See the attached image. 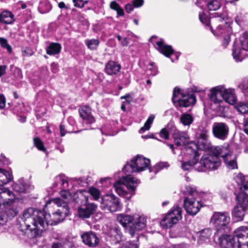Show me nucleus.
Segmentation results:
<instances>
[{
    "label": "nucleus",
    "mask_w": 248,
    "mask_h": 248,
    "mask_svg": "<svg viewBox=\"0 0 248 248\" xmlns=\"http://www.w3.org/2000/svg\"><path fill=\"white\" fill-rule=\"evenodd\" d=\"M123 248H138V246L133 242H128L123 246Z\"/></svg>",
    "instance_id": "5fc2aeb1"
},
{
    "label": "nucleus",
    "mask_w": 248,
    "mask_h": 248,
    "mask_svg": "<svg viewBox=\"0 0 248 248\" xmlns=\"http://www.w3.org/2000/svg\"><path fill=\"white\" fill-rule=\"evenodd\" d=\"M196 235L198 237V243L199 244H202L204 242L209 241L212 235V231L210 229H205L197 232Z\"/></svg>",
    "instance_id": "4be33fe9"
},
{
    "label": "nucleus",
    "mask_w": 248,
    "mask_h": 248,
    "mask_svg": "<svg viewBox=\"0 0 248 248\" xmlns=\"http://www.w3.org/2000/svg\"><path fill=\"white\" fill-rule=\"evenodd\" d=\"M12 175L5 170L0 169V186H3L10 182Z\"/></svg>",
    "instance_id": "7c9ffc66"
},
{
    "label": "nucleus",
    "mask_w": 248,
    "mask_h": 248,
    "mask_svg": "<svg viewBox=\"0 0 248 248\" xmlns=\"http://www.w3.org/2000/svg\"><path fill=\"white\" fill-rule=\"evenodd\" d=\"M100 206L103 210L107 209L111 212H116L121 208L118 198L113 194L102 197Z\"/></svg>",
    "instance_id": "1a4fd4ad"
},
{
    "label": "nucleus",
    "mask_w": 248,
    "mask_h": 248,
    "mask_svg": "<svg viewBox=\"0 0 248 248\" xmlns=\"http://www.w3.org/2000/svg\"><path fill=\"white\" fill-rule=\"evenodd\" d=\"M10 207H6L7 208L4 213L7 216L8 218L11 219L17 215L18 211L16 208Z\"/></svg>",
    "instance_id": "79ce46f5"
},
{
    "label": "nucleus",
    "mask_w": 248,
    "mask_h": 248,
    "mask_svg": "<svg viewBox=\"0 0 248 248\" xmlns=\"http://www.w3.org/2000/svg\"><path fill=\"white\" fill-rule=\"evenodd\" d=\"M242 49L236 48L234 46L232 50V56L237 62L242 61L246 56H248V37L241 40Z\"/></svg>",
    "instance_id": "dca6fc26"
},
{
    "label": "nucleus",
    "mask_w": 248,
    "mask_h": 248,
    "mask_svg": "<svg viewBox=\"0 0 248 248\" xmlns=\"http://www.w3.org/2000/svg\"><path fill=\"white\" fill-rule=\"evenodd\" d=\"M34 144L35 146L40 151H45V148L44 146L43 143L40 139L38 138L34 139Z\"/></svg>",
    "instance_id": "09e8293b"
},
{
    "label": "nucleus",
    "mask_w": 248,
    "mask_h": 248,
    "mask_svg": "<svg viewBox=\"0 0 248 248\" xmlns=\"http://www.w3.org/2000/svg\"><path fill=\"white\" fill-rule=\"evenodd\" d=\"M244 93L246 95L248 96V82L245 83L243 85Z\"/></svg>",
    "instance_id": "69168bd1"
},
{
    "label": "nucleus",
    "mask_w": 248,
    "mask_h": 248,
    "mask_svg": "<svg viewBox=\"0 0 248 248\" xmlns=\"http://www.w3.org/2000/svg\"><path fill=\"white\" fill-rule=\"evenodd\" d=\"M74 201L78 205V213L79 217L83 218H87L93 214L96 210V205L94 203L88 202V197L80 192L75 197Z\"/></svg>",
    "instance_id": "423d86ee"
},
{
    "label": "nucleus",
    "mask_w": 248,
    "mask_h": 248,
    "mask_svg": "<svg viewBox=\"0 0 248 248\" xmlns=\"http://www.w3.org/2000/svg\"><path fill=\"white\" fill-rule=\"evenodd\" d=\"M243 127L244 132L248 135V118L244 119Z\"/></svg>",
    "instance_id": "052dcab7"
},
{
    "label": "nucleus",
    "mask_w": 248,
    "mask_h": 248,
    "mask_svg": "<svg viewBox=\"0 0 248 248\" xmlns=\"http://www.w3.org/2000/svg\"><path fill=\"white\" fill-rule=\"evenodd\" d=\"M15 194L6 187L0 188V207L2 205L4 207L12 205L16 201Z\"/></svg>",
    "instance_id": "ddd939ff"
},
{
    "label": "nucleus",
    "mask_w": 248,
    "mask_h": 248,
    "mask_svg": "<svg viewBox=\"0 0 248 248\" xmlns=\"http://www.w3.org/2000/svg\"><path fill=\"white\" fill-rule=\"evenodd\" d=\"M61 197L54 198L50 200L47 202L46 206H48L50 204H54L56 206H66L69 208L68 203L71 201L72 197L68 190H62L60 192Z\"/></svg>",
    "instance_id": "2eb2a0df"
},
{
    "label": "nucleus",
    "mask_w": 248,
    "mask_h": 248,
    "mask_svg": "<svg viewBox=\"0 0 248 248\" xmlns=\"http://www.w3.org/2000/svg\"><path fill=\"white\" fill-rule=\"evenodd\" d=\"M13 187L14 190L18 193H22L28 192V186L21 180L18 181L17 183L14 184L13 185Z\"/></svg>",
    "instance_id": "72a5a7b5"
},
{
    "label": "nucleus",
    "mask_w": 248,
    "mask_h": 248,
    "mask_svg": "<svg viewBox=\"0 0 248 248\" xmlns=\"http://www.w3.org/2000/svg\"><path fill=\"white\" fill-rule=\"evenodd\" d=\"M121 66L117 62L110 61L106 64L105 71L109 75L116 74L120 70Z\"/></svg>",
    "instance_id": "393cba45"
},
{
    "label": "nucleus",
    "mask_w": 248,
    "mask_h": 248,
    "mask_svg": "<svg viewBox=\"0 0 248 248\" xmlns=\"http://www.w3.org/2000/svg\"><path fill=\"white\" fill-rule=\"evenodd\" d=\"M79 113L84 122L87 124H92L95 122L92 115L91 108L88 106H84L79 108Z\"/></svg>",
    "instance_id": "aec40b11"
},
{
    "label": "nucleus",
    "mask_w": 248,
    "mask_h": 248,
    "mask_svg": "<svg viewBox=\"0 0 248 248\" xmlns=\"http://www.w3.org/2000/svg\"><path fill=\"white\" fill-rule=\"evenodd\" d=\"M180 94V90L179 88L175 87L173 90L172 101L173 103L176 102H178L180 107H188L190 105H194L196 101V98L192 95L184 96L183 99H176Z\"/></svg>",
    "instance_id": "4468645a"
},
{
    "label": "nucleus",
    "mask_w": 248,
    "mask_h": 248,
    "mask_svg": "<svg viewBox=\"0 0 248 248\" xmlns=\"http://www.w3.org/2000/svg\"><path fill=\"white\" fill-rule=\"evenodd\" d=\"M186 154L189 156V159L187 161L183 162L181 167L184 170H189L197 163L199 157L196 153H188L186 150Z\"/></svg>",
    "instance_id": "412c9836"
},
{
    "label": "nucleus",
    "mask_w": 248,
    "mask_h": 248,
    "mask_svg": "<svg viewBox=\"0 0 248 248\" xmlns=\"http://www.w3.org/2000/svg\"><path fill=\"white\" fill-rule=\"evenodd\" d=\"M108 235L110 237L112 243L114 244L119 243L122 239V233L117 228L110 229Z\"/></svg>",
    "instance_id": "cd10ccee"
},
{
    "label": "nucleus",
    "mask_w": 248,
    "mask_h": 248,
    "mask_svg": "<svg viewBox=\"0 0 248 248\" xmlns=\"http://www.w3.org/2000/svg\"><path fill=\"white\" fill-rule=\"evenodd\" d=\"M73 2L74 3V6L77 7L82 8L84 5L83 0H73Z\"/></svg>",
    "instance_id": "603ef678"
},
{
    "label": "nucleus",
    "mask_w": 248,
    "mask_h": 248,
    "mask_svg": "<svg viewBox=\"0 0 248 248\" xmlns=\"http://www.w3.org/2000/svg\"><path fill=\"white\" fill-rule=\"evenodd\" d=\"M223 100L230 104H233L236 101V97L231 89L224 90Z\"/></svg>",
    "instance_id": "473e14b6"
},
{
    "label": "nucleus",
    "mask_w": 248,
    "mask_h": 248,
    "mask_svg": "<svg viewBox=\"0 0 248 248\" xmlns=\"http://www.w3.org/2000/svg\"><path fill=\"white\" fill-rule=\"evenodd\" d=\"M110 7L111 9L117 11L118 16H123L124 15V12L123 9L115 1L111 2Z\"/></svg>",
    "instance_id": "a19ab883"
},
{
    "label": "nucleus",
    "mask_w": 248,
    "mask_h": 248,
    "mask_svg": "<svg viewBox=\"0 0 248 248\" xmlns=\"http://www.w3.org/2000/svg\"><path fill=\"white\" fill-rule=\"evenodd\" d=\"M159 136L161 138H164L166 140L169 139V132L168 130L166 128L162 129L159 132Z\"/></svg>",
    "instance_id": "8fccbe9b"
},
{
    "label": "nucleus",
    "mask_w": 248,
    "mask_h": 248,
    "mask_svg": "<svg viewBox=\"0 0 248 248\" xmlns=\"http://www.w3.org/2000/svg\"><path fill=\"white\" fill-rule=\"evenodd\" d=\"M230 35H228L227 36H226L223 40V45L226 46L228 45L230 42Z\"/></svg>",
    "instance_id": "774afa93"
},
{
    "label": "nucleus",
    "mask_w": 248,
    "mask_h": 248,
    "mask_svg": "<svg viewBox=\"0 0 248 248\" xmlns=\"http://www.w3.org/2000/svg\"><path fill=\"white\" fill-rule=\"evenodd\" d=\"M63 248H76L74 245L67 240H63Z\"/></svg>",
    "instance_id": "864d4df0"
},
{
    "label": "nucleus",
    "mask_w": 248,
    "mask_h": 248,
    "mask_svg": "<svg viewBox=\"0 0 248 248\" xmlns=\"http://www.w3.org/2000/svg\"><path fill=\"white\" fill-rule=\"evenodd\" d=\"M235 107L240 113L246 114L248 112V104L240 102Z\"/></svg>",
    "instance_id": "c03bdc74"
},
{
    "label": "nucleus",
    "mask_w": 248,
    "mask_h": 248,
    "mask_svg": "<svg viewBox=\"0 0 248 248\" xmlns=\"http://www.w3.org/2000/svg\"><path fill=\"white\" fill-rule=\"evenodd\" d=\"M15 21V16L12 12L4 11L0 14V22L5 24H11Z\"/></svg>",
    "instance_id": "a878e982"
},
{
    "label": "nucleus",
    "mask_w": 248,
    "mask_h": 248,
    "mask_svg": "<svg viewBox=\"0 0 248 248\" xmlns=\"http://www.w3.org/2000/svg\"><path fill=\"white\" fill-rule=\"evenodd\" d=\"M7 66L4 65H0V77L2 76L5 74Z\"/></svg>",
    "instance_id": "e2e57ef3"
},
{
    "label": "nucleus",
    "mask_w": 248,
    "mask_h": 248,
    "mask_svg": "<svg viewBox=\"0 0 248 248\" xmlns=\"http://www.w3.org/2000/svg\"><path fill=\"white\" fill-rule=\"evenodd\" d=\"M62 46L60 44L51 43L46 48V53L49 55H55L60 53Z\"/></svg>",
    "instance_id": "c756f323"
},
{
    "label": "nucleus",
    "mask_w": 248,
    "mask_h": 248,
    "mask_svg": "<svg viewBox=\"0 0 248 248\" xmlns=\"http://www.w3.org/2000/svg\"><path fill=\"white\" fill-rule=\"evenodd\" d=\"M85 44L90 49L95 50L99 44V41L97 39H86L85 40Z\"/></svg>",
    "instance_id": "58836bf2"
},
{
    "label": "nucleus",
    "mask_w": 248,
    "mask_h": 248,
    "mask_svg": "<svg viewBox=\"0 0 248 248\" xmlns=\"http://www.w3.org/2000/svg\"><path fill=\"white\" fill-rule=\"evenodd\" d=\"M149 65L151 67L148 68V70L147 71V74L153 76L156 75L157 74V68L155 65L154 62H150Z\"/></svg>",
    "instance_id": "de8ad7c7"
},
{
    "label": "nucleus",
    "mask_w": 248,
    "mask_h": 248,
    "mask_svg": "<svg viewBox=\"0 0 248 248\" xmlns=\"http://www.w3.org/2000/svg\"><path fill=\"white\" fill-rule=\"evenodd\" d=\"M6 104V99L3 95H0V109H3L5 108Z\"/></svg>",
    "instance_id": "13d9d810"
},
{
    "label": "nucleus",
    "mask_w": 248,
    "mask_h": 248,
    "mask_svg": "<svg viewBox=\"0 0 248 248\" xmlns=\"http://www.w3.org/2000/svg\"><path fill=\"white\" fill-rule=\"evenodd\" d=\"M230 221V217L227 213H215L211 219V222L214 224L217 231L228 229Z\"/></svg>",
    "instance_id": "6e6552de"
},
{
    "label": "nucleus",
    "mask_w": 248,
    "mask_h": 248,
    "mask_svg": "<svg viewBox=\"0 0 248 248\" xmlns=\"http://www.w3.org/2000/svg\"><path fill=\"white\" fill-rule=\"evenodd\" d=\"M229 126L225 123L215 122L212 125V133L217 139L224 140L228 137Z\"/></svg>",
    "instance_id": "9b49d317"
},
{
    "label": "nucleus",
    "mask_w": 248,
    "mask_h": 248,
    "mask_svg": "<svg viewBox=\"0 0 248 248\" xmlns=\"http://www.w3.org/2000/svg\"><path fill=\"white\" fill-rule=\"evenodd\" d=\"M155 115L153 114L151 115L146 121L145 123L144 124V125L143 127H141L140 129L139 130V133H142L144 131L146 130H148L150 127L151 124L153 123L154 120L155 119Z\"/></svg>",
    "instance_id": "ea45409f"
},
{
    "label": "nucleus",
    "mask_w": 248,
    "mask_h": 248,
    "mask_svg": "<svg viewBox=\"0 0 248 248\" xmlns=\"http://www.w3.org/2000/svg\"><path fill=\"white\" fill-rule=\"evenodd\" d=\"M225 88L223 86H218L210 90V98L215 103H218L223 100Z\"/></svg>",
    "instance_id": "6ab92c4d"
},
{
    "label": "nucleus",
    "mask_w": 248,
    "mask_h": 248,
    "mask_svg": "<svg viewBox=\"0 0 248 248\" xmlns=\"http://www.w3.org/2000/svg\"><path fill=\"white\" fill-rule=\"evenodd\" d=\"M184 193L188 196L185 197L184 201V206L188 214L195 215L200 211L202 206L198 201L195 200V197L198 195L196 189L189 186H185Z\"/></svg>",
    "instance_id": "20e7f679"
},
{
    "label": "nucleus",
    "mask_w": 248,
    "mask_h": 248,
    "mask_svg": "<svg viewBox=\"0 0 248 248\" xmlns=\"http://www.w3.org/2000/svg\"><path fill=\"white\" fill-rule=\"evenodd\" d=\"M248 240V227L241 226L236 229L232 235H224L219 238V244L222 248H233L234 241Z\"/></svg>",
    "instance_id": "39448f33"
},
{
    "label": "nucleus",
    "mask_w": 248,
    "mask_h": 248,
    "mask_svg": "<svg viewBox=\"0 0 248 248\" xmlns=\"http://www.w3.org/2000/svg\"><path fill=\"white\" fill-rule=\"evenodd\" d=\"M180 121L183 125L189 126L194 121V117L190 114L183 113L180 117Z\"/></svg>",
    "instance_id": "2f4dec72"
},
{
    "label": "nucleus",
    "mask_w": 248,
    "mask_h": 248,
    "mask_svg": "<svg viewBox=\"0 0 248 248\" xmlns=\"http://www.w3.org/2000/svg\"><path fill=\"white\" fill-rule=\"evenodd\" d=\"M211 153L217 157L220 156L223 160L233 154L230 150V146L226 144L223 146H214Z\"/></svg>",
    "instance_id": "a211bd4d"
},
{
    "label": "nucleus",
    "mask_w": 248,
    "mask_h": 248,
    "mask_svg": "<svg viewBox=\"0 0 248 248\" xmlns=\"http://www.w3.org/2000/svg\"><path fill=\"white\" fill-rule=\"evenodd\" d=\"M199 19L200 21L204 24H207L208 23V19L203 13H200L199 14Z\"/></svg>",
    "instance_id": "6e6d98bb"
},
{
    "label": "nucleus",
    "mask_w": 248,
    "mask_h": 248,
    "mask_svg": "<svg viewBox=\"0 0 248 248\" xmlns=\"http://www.w3.org/2000/svg\"><path fill=\"white\" fill-rule=\"evenodd\" d=\"M168 166L169 165L167 162H160L155 165V168L156 170H160L164 168L168 167Z\"/></svg>",
    "instance_id": "4d7b16f0"
},
{
    "label": "nucleus",
    "mask_w": 248,
    "mask_h": 248,
    "mask_svg": "<svg viewBox=\"0 0 248 248\" xmlns=\"http://www.w3.org/2000/svg\"><path fill=\"white\" fill-rule=\"evenodd\" d=\"M133 216L125 214H119L118 215L117 221L124 228L127 227L128 225L132 224Z\"/></svg>",
    "instance_id": "c85d7f7f"
},
{
    "label": "nucleus",
    "mask_w": 248,
    "mask_h": 248,
    "mask_svg": "<svg viewBox=\"0 0 248 248\" xmlns=\"http://www.w3.org/2000/svg\"><path fill=\"white\" fill-rule=\"evenodd\" d=\"M182 208L177 205H174L167 215L170 217L173 218H177V221L181 219L182 217Z\"/></svg>",
    "instance_id": "f704fd0d"
},
{
    "label": "nucleus",
    "mask_w": 248,
    "mask_h": 248,
    "mask_svg": "<svg viewBox=\"0 0 248 248\" xmlns=\"http://www.w3.org/2000/svg\"><path fill=\"white\" fill-rule=\"evenodd\" d=\"M52 248H63V241L53 243L51 246Z\"/></svg>",
    "instance_id": "bf43d9fd"
},
{
    "label": "nucleus",
    "mask_w": 248,
    "mask_h": 248,
    "mask_svg": "<svg viewBox=\"0 0 248 248\" xmlns=\"http://www.w3.org/2000/svg\"><path fill=\"white\" fill-rule=\"evenodd\" d=\"M235 247L237 248H248V240L242 239L234 241L233 248Z\"/></svg>",
    "instance_id": "37998d69"
},
{
    "label": "nucleus",
    "mask_w": 248,
    "mask_h": 248,
    "mask_svg": "<svg viewBox=\"0 0 248 248\" xmlns=\"http://www.w3.org/2000/svg\"><path fill=\"white\" fill-rule=\"evenodd\" d=\"M197 143L190 142L186 147V150L188 153H196L200 156L198 150H204L212 153L214 146L212 145L209 138L197 139Z\"/></svg>",
    "instance_id": "0eeeda50"
},
{
    "label": "nucleus",
    "mask_w": 248,
    "mask_h": 248,
    "mask_svg": "<svg viewBox=\"0 0 248 248\" xmlns=\"http://www.w3.org/2000/svg\"><path fill=\"white\" fill-rule=\"evenodd\" d=\"M178 222V221H177V218L174 217V218L172 217H170L169 216L166 215V216L161 220V225L166 228H170Z\"/></svg>",
    "instance_id": "c9c22d12"
},
{
    "label": "nucleus",
    "mask_w": 248,
    "mask_h": 248,
    "mask_svg": "<svg viewBox=\"0 0 248 248\" xmlns=\"http://www.w3.org/2000/svg\"><path fill=\"white\" fill-rule=\"evenodd\" d=\"M60 129L61 136H64L66 134L64 126L63 124H61V125L60 126Z\"/></svg>",
    "instance_id": "338daca9"
},
{
    "label": "nucleus",
    "mask_w": 248,
    "mask_h": 248,
    "mask_svg": "<svg viewBox=\"0 0 248 248\" xmlns=\"http://www.w3.org/2000/svg\"><path fill=\"white\" fill-rule=\"evenodd\" d=\"M156 45L158 50L167 57H169L173 53V49L171 46L164 44L162 40L157 42Z\"/></svg>",
    "instance_id": "5701e85b"
},
{
    "label": "nucleus",
    "mask_w": 248,
    "mask_h": 248,
    "mask_svg": "<svg viewBox=\"0 0 248 248\" xmlns=\"http://www.w3.org/2000/svg\"><path fill=\"white\" fill-rule=\"evenodd\" d=\"M206 4L210 11H216L220 7V3L217 0H206Z\"/></svg>",
    "instance_id": "4c0bfd02"
},
{
    "label": "nucleus",
    "mask_w": 248,
    "mask_h": 248,
    "mask_svg": "<svg viewBox=\"0 0 248 248\" xmlns=\"http://www.w3.org/2000/svg\"><path fill=\"white\" fill-rule=\"evenodd\" d=\"M8 219L7 216H6L5 213H0V226L4 225L8 221Z\"/></svg>",
    "instance_id": "3c124183"
},
{
    "label": "nucleus",
    "mask_w": 248,
    "mask_h": 248,
    "mask_svg": "<svg viewBox=\"0 0 248 248\" xmlns=\"http://www.w3.org/2000/svg\"><path fill=\"white\" fill-rule=\"evenodd\" d=\"M133 218L132 224L130 226L129 233L132 236L136 235L138 241L139 237L138 232L146 226V217L143 215H135Z\"/></svg>",
    "instance_id": "9d476101"
},
{
    "label": "nucleus",
    "mask_w": 248,
    "mask_h": 248,
    "mask_svg": "<svg viewBox=\"0 0 248 248\" xmlns=\"http://www.w3.org/2000/svg\"><path fill=\"white\" fill-rule=\"evenodd\" d=\"M134 6L130 4H127L125 5V9L127 13H130L134 9Z\"/></svg>",
    "instance_id": "0e129e2a"
},
{
    "label": "nucleus",
    "mask_w": 248,
    "mask_h": 248,
    "mask_svg": "<svg viewBox=\"0 0 248 248\" xmlns=\"http://www.w3.org/2000/svg\"><path fill=\"white\" fill-rule=\"evenodd\" d=\"M236 181L240 186L241 192L236 197L238 203L232 214L237 221H241L245 214L248 213V177L239 174L236 176Z\"/></svg>",
    "instance_id": "7ed1b4c3"
},
{
    "label": "nucleus",
    "mask_w": 248,
    "mask_h": 248,
    "mask_svg": "<svg viewBox=\"0 0 248 248\" xmlns=\"http://www.w3.org/2000/svg\"><path fill=\"white\" fill-rule=\"evenodd\" d=\"M81 237L83 242L89 247H94L99 244V238L93 232H85L81 235Z\"/></svg>",
    "instance_id": "f3484780"
},
{
    "label": "nucleus",
    "mask_w": 248,
    "mask_h": 248,
    "mask_svg": "<svg viewBox=\"0 0 248 248\" xmlns=\"http://www.w3.org/2000/svg\"><path fill=\"white\" fill-rule=\"evenodd\" d=\"M46 206L50 212L48 214L32 208H28L21 217V225L33 232L36 236L39 232L46 230L49 225H53L62 221L68 215L69 208L66 206H56L50 204Z\"/></svg>",
    "instance_id": "f257e3e1"
},
{
    "label": "nucleus",
    "mask_w": 248,
    "mask_h": 248,
    "mask_svg": "<svg viewBox=\"0 0 248 248\" xmlns=\"http://www.w3.org/2000/svg\"><path fill=\"white\" fill-rule=\"evenodd\" d=\"M224 161L227 167L229 169L232 170L237 168L236 156L235 155L232 154L229 157L225 158Z\"/></svg>",
    "instance_id": "e433bc0d"
},
{
    "label": "nucleus",
    "mask_w": 248,
    "mask_h": 248,
    "mask_svg": "<svg viewBox=\"0 0 248 248\" xmlns=\"http://www.w3.org/2000/svg\"><path fill=\"white\" fill-rule=\"evenodd\" d=\"M174 142L177 146H180L187 141L189 137L186 132L177 131L173 135Z\"/></svg>",
    "instance_id": "b1692460"
},
{
    "label": "nucleus",
    "mask_w": 248,
    "mask_h": 248,
    "mask_svg": "<svg viewBox=\"0 0 248 248\" xmlns=\"http://www.w3.org/2000/svg\"><path fill=\"white\" fill-rule=\"evenodd\" d=\"M200 164L206 170H215L220 166V161L218 157L210 153L202 157Z\"/></svg>",
    "instance_id": "f8f14e48"
},
{
    "label": "nucleus",
    "mask_w": 248,
    "mask_h": 248,
    "mask_svg": "<svg viewBox=\"0 0 248 248\" xmlns=\"http://www.w3.org/2000/svg\"><path fill=\"white\" fill-rule=\"evenodd\" d=\"M133 4L136 7H139L142 6L143 4V0H134Z\"/></svg>",
    "instance_id": "680f3d73"
},
{
    "label": "nucleus",
    "mask_w": 248,
    "mask_h": 248,
    "mask_svg": "<svg viewBox=\"0 0 248 248\" xmlns=\"http://www.w3.org/2000/svg\"><path fill=\"white\" fill-rule=\"evenodd\" d=\"M89 193L93 198L94 200H98L100 198V191L93 187H91L89 189Z\"/></svg>",
    "instance_id": "a18cd8bd"
},
{
    "label": "nucleus",
    "mask_w": 248,
    "mask_h": 248,
    "mask_svg": "<svg viewBox=\"0 0 248 248\" xmlns=\"http://www.w3.org/2000/svg\"><path fill=\"white\" fill-rule=\"evenodd\" d=\"M150 165V159L140 155H137L130 162L127 163L123 168L125 176L122 177L113 185L116 193L127 199H130L135 194L136 187L140 183V181L131 176L130 174L133 172L144 171L149 169Z\"/></svg>",
    "instance_id": "f03ea898"
},
{
    "label": "nucleus",
    "mask_w": 248,
    "mask_h": 248,
    "mask_svg": "<svg viewBox=\"0 0 248 248\" xmlns=\"http://www.w3.org/2000/svg\"><path fill=\"white\" fill-rule=\"evenodd\" d=\"M0 45L2 47L6 48L9 53L12 52V47L8 44L6 39L0 37Z\"/></svg>",
    "instance_id": "49530a36"
},
{
    "label": "nucleus",
    "mask_w": 248,
    "mask_h": 248,
    "mask_svg": "<svg viewBox=\"0 0 248 248\" xmlns=\"http://www.w3.org/2000/svg\"><path fill=\"white\" fill-rule=\"evenodd\" d=\"M210 137V130L206 124L201 125L196 133L197 139H206Z\"/></svg>",
    "instance_id": "bb28decb"
}]
</instances>
